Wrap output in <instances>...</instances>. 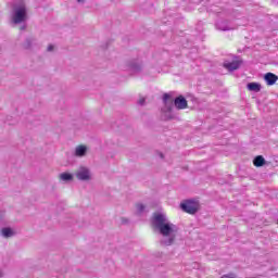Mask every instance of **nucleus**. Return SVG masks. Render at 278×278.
<instances>
[{"mask_svg": "<svg viewBox=\"0 0 278 278\" xmlns=\"http://www.w3.org/2000/svg\"><path fill=\"white\" fill-rule=\"evenodd\" d=\"M88 153V148L86 146H77L74 152L76 157H84Z\"/></svg>", "mask_w": 278, "mask_h": 278, "instance_id": "nucleus-12", "label": "nucleus"}, {"mask_svg": "<svg viewBox=\"0 0 278 278\" xmlns=\"http://www.w3.org/2000/svg\"><path fill=\"white\" fill-rule=\"evenodd\" d=\"M151 224L153 229H156V231L163 236L161 244L164 247H170L175 244L177 231H179V228L175 224L168 222V218L164 213H153Z\"/></svg>", "mask_w": 278, "mask_h": 278, "instance_id": "nucleus-1", "label": "nucleus"}, {"mask_svg": "<svg viewBox=\"0 0 278 278\" xmlns=\"http://www.w3.org/2000/svg\"><path fill=\"white\" fill-rule=\"evenodd\" d=\"M53 49H54L53 45H50V46H48L47 51L51 52V51H53Z\"/></svg>", "mask_w": 278, "mask_h": 278, "instance_id": "nucleus-19", "label": "nucleus"}, {"mask_svg": "<svg viewBox=\"0 0 278 278\" xmlns=\"http://www.w3.org/2000/svg\"><path fill=\"white\" fill-rule=\"evenodd\" d=\"M22 48L26 51H34V49H40V45L35 37H27L22 43Z\"/></svg>", "mask_w": 278, "mask_h": 278, "instance_id": "nucleus-6", "label": "nucleus"}, {"mask_svg": "<svg viewBox=\"0 0 278 278\" xmlns=\"http://www.w3.org/2000/svg\"><path fill=\"white\" fill-rule=\"evenodd\" d=\"M3 277V271L0 270V278Z\"/></svg>", "mask_w": 278, "mask_h": 278, "instance_id": "nucleus-23", "label": "nucleus"}, {"mask_svg": "<svg viewBox=\"0 0 278 278\" xmlns=\"http://www.w3.org/2000/svg\"><path fill=\"white\" fill-rule=\"evenodd\" d=\"M1 236L3 238H12V236H14V230H12V228H2L1 229Z\"/></svg>", "mask_w": 278, "mask_h": 278, "instance_id": "nucleus-15", "label": "nucleus"}, {"mask_svg": "<svg viewBox=\"0 0 278 278\" xmlns=\"http://www.w3.org/2000/svg\"><path fill=\"white\" fill-rule=\"evenodd\" d=\"M176 110H186L188 108V100L184 96H178L174 99Z\"/></svg>", "mask_w": 278, "mask_h": 278, "instance_id": "nucleus-8", "label": "nucleus"}, {"mask_svg": "<svg viewBox=\"0 0 278 278\" xmlns=\"http://www.w3.org/2000/svg\"><path fill=\"white\" fill-rule=\"evenodd\" d=\"M224 276H226V278H236V274H233V273H230V274H227Z\"/></svg>", "mask_w": 278, "mask_h": 278, "instance_id": "nucleus-18", "label": "nucleus"}, {"mask_svg": "<svg viewBox=\"0 0 278 278\" xmlns=\"http://www.w3.org/2000/svg\"><path fill=\"white\" fill-rule=\"evenodd\" d=\"M180 208L187 214H197L201 210V204H199V201L186 200L180 203Z\"/></svg>", "mask_w": 278, "mask_h": 278, "instance_id": "nucleus-3", "label": "nucleus"}, {"mask_svg": "<svg viewBox=\"0 0 278 278\" xmlns=\"http://www.w3.org/2000/svg\"><path fill=\"white\" fill-rule=\"evenodd\" d=\"M59 177L61 181H73V174L71 173H62Z\"/></svg>", "mask_w": 278, "mask_h": 278, "instance_id": "nucleus-16", "label": "nucleus"}, {"mask_svg": "<svg viewBox=\"0 0 278 278\" xmlns=\"http://www.w3.org/2000/svg\"><path fill=\"white\" fill-rule=\"evenodd\" d=\"M77 3H84V0H77Z\"/></svg>", "mask_w": 278, "mask_h": 278, "instance_id": "nucleus-22", "label": "nucleus"}, {"mask_svg": "<svg viewBox=\"0 0 278 278\" xmlns=\"http://www.w3.org/2000/svg\"><path fill=\"white\" fill-rule=\"evenodd\" d=\"M253 164H254V166H256V168H262V166H264V164H266V159H264L263 155H257L254 157Z\"/></svg>", "mask_w": 278, "mask_h": 278, "instance_id": "nucleus-14", "label": "nucleus"}, {"mask_svg": "<svg viewBox=\"0 0 278 278\" xmlns=\"http://www.w3.org/2000/svg\"><path fill=\"white\" fill-rule=\"evenodd\" d=\"M160 155H161V157H164V154L161 153Z\"/></svg>", "mask_w": 278, "mask_h": 278, "instance_id": "nucleus-24", "label": "nucleus"}, {"mask_svg": "<svg viewBox=\"0 0 278 278\" xmlns=\"http://www.w3.org/2000/svg\"><path fill=\"white\" fill-rule=\"evenodd\" d=\"M20 29L24 31V29H27V25H22Z\"/></svg>", "mask_w": 278, "mask_h": 278, "instance_id": "nucleus-21", "label": "nucleus"}, {"mask_svg": "<svg viewBox=\"0 0 278 278\" xmlns=\"http://www.w3.org/2000/svg\"><path fill=\"white\" fill-rule=\"evenodd\" d=\"M264 79H265L267 86H275V84H277V81H278V76L268 72L264 75Z\"/></svg>", "mask_w": 278, "mask_h": 278, "instance_id": "nucleus-10", "label": "nucleus"}, {"mask_svg": "<svg viewBox=\"0 0 278 278\" xmlns=\"http://www.w3.org/2000/svg\"><path fill=\"white\" fill-rule=\"evenodd\" d=\"M136 207H137V214H142L144 212V210H147V206L142 203H138L136 204Z\"/></svg>", "mask_w": 278, "mask_h": 278, "instance_id": "nucleus-17", "label": "nucleus"}, {"mask_svg": "<svg viewBox=\"0 0 278 278\" xmlns=\"http://www.w3.org/2000/svg\"><path fill=\"white\" fill-rule=\"evenodd\" d=\"M27 21V7L25 2H20L13 5L12 22L14 25H21Z\"/></svg>", "mask_w": 278, "mask_h": 278, "instance_id": "nucleus-2", "label": "nucleus"}, {"mask_svg": "<svg viewBox=\"0 0 278 278\" xmlns=\"http://www.w3.org/2000/svg\"><path fill=\"white\" fill-rule=\"evenodd\" d=\"M220 278H227V277L224 275V276H222Z\"/></svg>", "mask_w": 278, "mask_h": 278, "instance_id": "nucleus-25", "label": "nucleus"}, {"mask_svg": "<svg viewBox=\"0 0 278 278\" xmlns=\"http://www.w3.org/2000/svg\"><path fill=\"white\" fill-rule=\"evenodd\" d=\"M75 177L78 181H90V179H92V174L88 167L81 166L76 170Z\"/></svg>", "mask_w": 278, "mask_h": 278, "instance_id": "nucleus-5", "label": "nucleus"}, {"mask_svg": "<svg viewBox=\"0 0 278 278\" xmlns=\"http://www.w3.org/2000/svg\"><path fill=\"white\" fill-rule=\"evenodd\" d=\"M144 101H146L144 98H142V99H140V100L138 101V104H139V105H144Z\"/></svg>", "mask_w": 278, "mask_h": 278, "instance_id": "nucleus-20", "label": "nucleus"}, {"mask_svg": "<svg viewBox=\"0 0 278 278\" xmlns=\"http://www.w3.org/2000/svg\"><path fill=\"white\" fill-rule=\"evenodd\" d=\"M248 90H250V92H261L262 91V84L260 83H249L247 85Z\"/></svg>", "mask_w": 278, "mask_h": 278, "instance_id": "nucleus-13", "label": "nucleus"}, {"mask_svg": "<svg viewBox=\"0 0 278 278\" xmlns=\"http://www.w3.org/2000/svg\"><path fill=\"white\" fill-rule=\"evenodd\" d=\"M215 27L219 31H229V30L233 29V28H231L229 26V22H227V21H218V22H216Z\"/></svg>", "mask_w": 278, "mask_h": 278, "instance_id": "nucleus-11", "label": "nucleus"}, {"mask_svg": "<svg viewBox=\"0 0 278 278\" xmlns=\"http://www.w3.org/2000/svg\"><path fill=\"white\" fill-rule=\"evenodd\" d=\"M168 99H170V94L164 93L163 96V103L165 104V110H162L163 115L162 118L163 121H173L175 118V115H173V103L168 104Z\"/></svg>", "mask_w": 278, "mask_h": 278, "instance_id": "nucleus-4", "label": "nucleus"}, {"mask_svg": "<svg viewBox=\"0 0 278 278\" xmlns=\"http://www.w3.org/2000/svg\"><path fill=\"white\" fill-rule=\"evenodd\" d=\"M127 66L129 71H132V73H140L142 71V60L140 59H132L128 61Z\"/></svg>", "mask_w": 278, "mask_h": 278, "instance_id": "nucleus-7", "label": "nucleus"}, {"mask_svg": "<svg viewBox=\"0 0 278 278\" xmlns=\"http://www.w3.org/2000/svg\"><path fill=\"white\" fill-rule=\"evenodd\" d=\"M242 64V61H232V62H227L225 61L223 66L224 68H227V71L233 72V71H238V68H240V65Z\"/></svg>", "mask_w": 278, "mask_h": 278, "instance_id": "nucleus-9", "label": "nucleus"}]
</instances>
